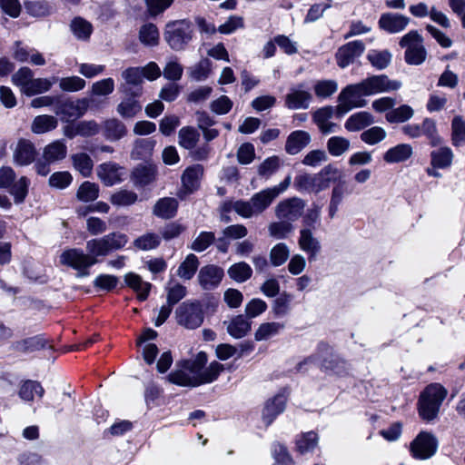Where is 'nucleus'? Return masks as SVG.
I'll list each match as a JSON object with an SVG mask.
<instances>
[{
  "label": "nucleus",
  "instance_id": "f257e3e1",
  "mask_svg": "<svg viewBox=\"0 0 465 465\" xmlns=\"http://www.w3.org/2000/svg\"><path fill=\"white\" fill-rule=\"evenodd\" d=\"M127 242L126 234L120 232H111L101 238L87 241V253L78 248L64 251L60 256V262L76 270L79 277H86L90 274L89 268L98 262L97 257L106 256L110 252L120 250Z\"/></svg>",
  "mask_w": 465,
  "mask_h": 465
},
{
  "label": "nucleus",
  "instance_id": "f03ea898",
  "mask_svg": "<svg viewBox=\"0 0 465 465\" xmlns=\"http://www.w3.org/2000/svg\"><path fill=\"white\" fill-rule=\"evenodd\" d=\"M401 85V82L391 80L386 74L372 75L360 83L349 84L339 94V104L334 107V114L341 118L353 108L364 107L367 104L364 96L397 91Z\"/></svg>",
  "mask_w": 465,
  "mask_h": 465
},
{
  "label": "nucleus",
  "instance_id": "7ed1b4c3",
  "mask_svg": "<svg viewBox=\"0 0 465 465\" xmlns=\"http://www.w3.org/2000/svg\"><path fill=\"white\" fill-rule=\"evenodd\" d=\"M207 361V354L200 351L195 359L184 361L183 371L172 372L169 375L170 381L177 385L192 387L214 381L223 371V365L218 361H213L205 367Z\"/></svg>",
  "mask_w": 465,
  "mask_h": 465
},
{
  "label": "nucleus",
  "instance_id": "20e7f679",
  "mask_svg": "<svg viewBox=\"0 0 465 465\" xmlns=\"http://www.w3.org/2000/svg\"><path fill=\"white\" fill-rule=\"evenodd\" d=\"M292 183L291 175L278 185L268 187L254 193L249 201L238 200L233 203L232 209L242 218H252L262 213L272 202L282 193H284Z\"/></svg>",
  "mask_w": 465,
  "mask_h": 465
},
{
  "label": "nucleus",
  "instance_id": "39448f33",
  "mask_svg": "<svg viewBox=\"0 0 465 465\" xmlns=\"http://www.w3.org/2000/svg\"><path fill=\"white\" fill-rule=\"evenodd\" d=\"M330 351L331 347L327 343H319L317 352L315 354L310 355L297 364V371H306V366L315 365L319 366L322 371L327 373H333L339 376L343 375L346 372V363L344 361L340 359L328 360L327 358H323V355L328 354Z\"/></svg>",
  "mask_w": 465,
  "mask_h": 465
},
{
  "label": "nucleus",
  "instance_id": "423d86ee",
  "mask_svg": "<svg viewBox=\"0 0 465 465\" xmlns=\"http://www.w3.org/2000/svg\"><path fill=\"white\" fill-rule=\"evenodd\" d=\"M193 31L191 23L187 20H177L168 23L164 31V40L174 51L186 48L193 39Z\"/></svg>",
  "mask_w": 465,
  "mask_h": 465
},
{
  "label": "nucleus",
  "instance_id": "0eeeda50",
  "mask_svg": "<svg viewBox=\"0 0 465 465\" xmlns=\"http://www.w3.org/2000/svg\"><path fill=\"white\" fill-rule=\"evenodd\" d=\"M90 102L88 98L72 100L71 98L61 99L58 96L54 112L61 117L63 122L69 123L82 117L87 112Z\"/></svg>",
  "mask_w": 465,
  "mask_h": 465
},
{
  "label": "nucleus",
  "instance_id": "6e6552de",
  "mask_svg": "<svg viewBox=\"0 0 465 465\" xmlns=\"http://www.w3.org/2000/svg\"><path fill=\"white\" fill-rule=\"evenodd\" d=\"M175 315L178 324L191 330L200 327L204 319L202 303L198 301L183 302Z\"/></svg>",
  "mask_w": 465,
  "mask_h": 465
},
{
  "label": "nucleus",
  "instance_id": "1a4fd4ad",
  "mask_svg": "<svg viewBox=\"0 0 465 465\" xmlns=\"http://www.w3.org/2000/svg\"><path fill=\"white\" fill-rule=\"evenodd\" d=\"M436 440L431 433L420 431L410 443V452L415 460H428L435 453Z\"/></svg>",
  "mask_w": 465,
  "mask_h": 465
},
{
  "label": "nucleus",
  "instance_id": "9d476101",
  "mask_svg": "<svg viewBox=\"0 0 465 465\" xmlns=\"http://www.w3.org/2000/svg\"><path fill=\"white\" fill-rule=\"evenodd\" d=\"M365 45L361 40L348 42L338 48L335 54L337 65L344 69L354 64L364 53Z\"/></svg>",
  "mask_w": 465,
  "mask_h": 465
},
{
  "label": "nucleus",
  "instance_id": "9b49d317",
  "mask_svg": "<svg viewBox=\"0 0 465 465\" xmlns=\"http://www.w3.org/2000/svg\"><path fill=\"white\" fill-rule=\"evenodd\" d=\"M304 207L305 202L299 197L284 199L276 205L275 216L292 223L302 216Z\"/></svg>",
  "mask_w": 465,
  "mask_h": 465
},
{
  "label": "nucleus",
  "instance_id": "f8f14e48",
  "mask_svg": "<svg viewBox=\"0 0 465 465\" xmlns=\"http://www.w3.org/2000/svg\"><path fill=\"white\" fill-rule=\"evenodd\" d=\"M293 185L301 193H318L330 185V178H322L319 173H301L294 178Z\"/></svg>",
  "mask_w": 465,
  "mask_h": 465
},
{
  "label": "nucleus",
  "instance_id": "ddd939ff",
  "mask_svg": "<svg viewBox=\"0 0 465 465\" xmlns=\"http://www.w3.org/2000/svg\"><path fill=\"white\" fill-rule=\"evenodd\" d=\"M312 95L304 84L292 86L285 96V106L291 110L309 108Z\"/></svg>",
  "mask_w": 465,
  "mask_h": 465
},
{
  "label": "nucleus",
  "instance_id": "4468645a",
  "mask_svg": "<svg viewBox=\"0 0 465 465\" xmlns=\"http://www.w3.org/2000/svg\"><path fill=\"white\" fill-rule=\"evenodd\" d=\"M122 77L124 84L121 85V91L128 95H142V84L143 82L141 67H129L123 71Z\"/></svg>",
  "mask_w": 465,
  "mask_h": 465
},
{
  "label": "nucleus",
  "instance_id": "2eb2a0df",
  "mask_svg": "<svg viewBox=\"0 0 465 465\" xmlns=\"http://www.w3.org/2000/svg\"><path fill=\"white\" fill-rule=\"evenodd\" d=\"M223 274V270L221 267L213 264L205 265L199 271V284L203 290H213L221 283Z\"/></svg>",
  "mask_w": 465,
  "mask_h": 465
},
{
  "label": "nucleus",
  "instance_id": "dca6fc26",
  "mask_svg": "<svg viewBox=\"0 0 465 465\" xmlns=\"http://www.w3.org/2000/svg\"><path fill=\"white\" fill-rule=\"evenodd\" d=\"M409 23V17L397 13L382 14L379 19V26L389 34H397L403 31Z\"/></svg>",
  "mask_w": 465,
  "mask_h": 465
},
{
  "label": "nucleus",
  "instance_id": "f3484780",
  "mask_svg": "<svg viewBox=\"0 0 465 465\" xmlns=\"http://www.w3.org/2000/svg\"><path fill=\"white\" fill-rule=\"evenodd\" d=\"M13 349L22 353H32L46 348L52 349L45 334L27 337L13 343Z\"/></svg>",
  "mask_w": 465,
  "mask_h": 465
},
{
  "label": "nucleus",
  "instance_id": "a211bd4d",
  "mask_svg": "<svg viewBox=\"0 0 465 465\" xmlns=\"http://www.w3.org/2000/svg\"><path fill=\"white\" fill-rule=\"evenodd\" d=\"M298 245L308 255L309 262L316 260L322 248L320 241L313 236L312 231L309 229L300 230Z\"/></svg>",
  "mask_w": 465,
  "mask_h": 465
},
{
  "label": "nucleus",
  "instance_id": "6ab92c4d",
  "mask_svg": "<svg viewBox=\"0 0 465 465\" xmlns=\"http://www.w3.org/2000/svg\"><path fill=\"white\" fill-rule=\"evenodd\" d=\"M124 174V168L114 163H104L98 167V176L106 186L121 183Z\"/></svg>",
  "mask_w": 465,
  "mask_h": 465
},
{
  "label": "nucleus",
  "instance_id": "aec40b11",
  "mask_svg": "<svg viewBox=\"0 0 465 465\" xmlns=\"http://www.w3.org/2000/svg\"><path fill=\"white\" fill-rule=\"evenodd\" d=\"M36 156V151L34 143L28 140L21 139L18 141L14 151V161L20 166H26L32 163Z\"/></svg>",
  "mask_w": 465,
  "mask_h": 465
},
{
  "label": "nucleus",
  "instance_id": "412c9836",
  "mask_svg": "<svg viewBox=\"0 0 465 465\" xmlns=\"http://www.w3.org/2000/svg\"><path fill=\"white\" fill-rule=\"evenodd\" d=\"M312 141L311 134L302 130L292 132L285 143V151L291 155L299 153Z\"/></svg>",
  "mask_w": 465,
  "mask_h": 465
},
{
  "label": "nucleus",
  "instance_id": "4be33fe9",
  "mask_svg": "<svg viewBox=\"0 0 465 465\" xmlns=\"http://www.w3.org/2000/svg\"><path fill=\"white\" fill-rule=\"evenodd\" d=\"M203 173V168L201 164H195L185 169L182 175V183L186 193H192L199 188Z\"/></svg>",
  "mask_w": 465,
  "mask_h": 465
},
{
  "label": "nucleus",
  "instance_id": "5701e85b",
  "mask_svg": "<svg viewBox=\"0 0 465 465\" xmlns=\"http://www.w3.org/2000/svg\"><path fill=\"white\" fill-rule=\"evenodd\" d=\"M178 205V201L175 198L163 197L155 203L153 213L161 219H172L177 213Z\"/></svg>",
  "mask_w": 465,
  "mask_h": 465
},
{
  "label": "nucleus",
  "instance_id": "b1692460",
  "mask_svg": "<svg viewBox=\"0 0 465 465\" xmlns=\"http://www.w3.org/2000/svg\"><path fill=\"white\" fill-rule=\"evenodd\" d=\"M124 282L137 293L140 301H145L148 298L152 284L143 281L140 275L134 272H128L124 275Z\"/></svg>",
  "mask_w": 465,
  "mask_h": 465
},
{
  "label": "nucleus",
  "instance_id": "393cba45",
  "mask_svg": "<svg viewBox=\"0 0 465 465\" xmlns=\"http://www.w3.org/2000/svg\"><path fill=\"white\" fill-rule=\"evenodd\" d=\"M155 179V169L151 165H138L132 173L131 180L136 187H144Z\"/></svg>",
  "mask_w": 465,
  "mask_h": 465
},
{
  "label": "nucleus",
  "instance_id": "a878e982",
  "mask_svg": "<svg viewBox=\"0 0 465 465\" xmlns=\"http://www.w3.org/2000/svg\"><path fill=\"white\" fill-rule=\"evenodd\" d=\"M141 95L125 94L117 105V113L124 118H133L142 110V104L137 100Z\"/></svg>",
  "mask_w": 465,
  "mask_h": 465
},
{
  "label": "nucleus",
  "instance_id": "bb28decb",
  "mask_svg": "<svg viewBox=\"0 0 465 465\" xmlns=\"http://www.w3.org/2000/svg\"><path fill=\"white\" fill-rule=\"evenodd\" d=\"M350 193L351 191L348 190L345 181H341L332 188L329 203V216L331 219L335 217L340 204L342 203L344 197Z\"/></svg>",
  "mask_w": 465,
  "mask_h": 465
},
{
  "label": "nucleus",
  "instance_id": "cd10ccee",
  "mask_svg": "<svg viewBox=\"0 0 465 465\" xmlns=\"http://www.w3.org/2000/svg\"><path fill=\"white\" fill-rule=\"evenodd\" d=\"M374 123L373 116L368 112L351 114L345 122L344 127L349 132H358Z\"/></svg>",
  "mask_w": 465,
  "mask_h": 465
},
{
  "label": "nucleus",
  "instance_id": "c85d7f7f",
  "mask_svg": "<svg viewBox=\"0 0 465 465\" xmlns=\"http://www.w3.org/2000/svg\"><path fill=\"white\" fill-rule=\"evenodd\" d=\"M412 147L408 143H401L390 148L383 155L388 163L404 162L412 155Z\"/></svg>",
  "mask_w": 465,
  "mask_h": 465
},
{
  "label": "nucleus",
  "instance_id": "c756f323",
  "mask_svg": "<svg viewBox=\"0 0 465 465\" xmlns=\"http://www.w3.org/2000/svg\"><path fill=\"white\" fill-rule=\"evenodd\" d=\"M285 328L283 322H270L260 324L254 333V339L258 341H267L280 334Z\"/></svg>",
  "mask_w": 465,
  "mask_h": 465
},
{
  "label": "nucleus",
  "instance_id": "7c9ffc66",
  "mask_svg": "<svg viewBox=\"0 0 465 465\" xmlns=\"http://www.w3.org/2000/svg\"><path fill=\"white\" fill-rule=\"evenodd\" d=\"M67 154V147L63 141L57 140L44 149L43 157L49 163H54L65 158Z\"/></svg>",
  "mask_w": 465,
  "mask_h": 465
},
{
  "label": "nucleus",
  "instance_id": "2f4dec72",
  "mask_svg": "<svg viewBox=\"0 0 465 465\" xmlns=\"http://www.w3.org/2000/svg\"><path fill=\"white\" fill-rule=\"evenodd\" d=\"M251 330V322L243 315H237L227 325L228 333L235 339L244 337Z\"/></svg>",
  "mask_w": 465,
  "mask_h": 465
},
{
  "label": "nucleus",
  "instance_id": "473e14b6",
  "mask_svg": "<svg viewBox=\"0 0 465 465\" xmlns=\"http://www.w3.org/2000/svg\"><path fill=\"white\" fill-rule=\"evenodd\" d=\"M366 57L375 69L383 70L391 63L392 54L389 50L371 49Z\"/></svg>",
  "mask_w": 465,
  "mask_h": 465
},
{
  "label": "nucleus",
  "instance_id": "72a5a7b5",
  "mask_svg": "<svg viewBox=\"0 0 465 465\" xmlns=\"http://www.w3.org/2000/svg\"><path fill=\"white\" fill-rule=\"evenodd\" d=\"M45 393V390L42 385L35 381L27 380L25 381L19 389V397L25 401H34L35 397L42 398Z\"/></svg>",
  "mask_w": 465,
  "mask_h": 465
},
{
  "label": "nucleus",
  "instance_id": "f704fd0d",
  "mask_svg": "<svg viewBox=\"0 0 465 465\" xmlns=\"http://www.w3.org/2000/svg\"><path fill=\"white\" fill-rule=\"evenodd\" d=\"M74 168L84 177H89L94 169V161L85 153H77L71 155Z\"/></svg>",
  "mask_w": 465,
  "mask_h": 465
},
{
  "label": "nucleus",
  "instance_id": "c9c22d12",
  "mask_svg": "<svg viewBox=\"0 0 465 465\" xmlns=\"http://www.w3.org/2000/svg\"><path fill=\"white\" fill-rule=\"evenodd\" d=\"M30 181L27 177L22 176L7 189L8 193L14 197L15 204H21L25 202L27 194Z\"/></svg>",
  "mask_w": 465,
  "mask_h": 465
},
{
  "label": "nucleus",
  "instance_id": "e433bc0d",
  "mask_svg": "<svg viewBox=\"0 0 465 465\" xmlns=\"http://www.w3.org/2000/svg\"><path fill=\"white\" fill-rule=\"evenodd\" d=\"M227 273L236 282L242 283L252 277V269L247 262H239L231 265Z\"/></svg>",
  "mask_w": 465,
  "mask_h": 465
},
{
  "label": "nucleus",
  "instance_id": "4c0bfd02",
  "mask_svg": "<svg viewBox=\"0 0 465 465\" xmlns=\"http://www.w3.org/2000/svg\"><path fill=\"white\" fill-rule=\"evenodd\" d=\"M57 125L58 121L54 116L43 114L34 119L31 129L33 133L40 134L55 129Z\"/></svg>",
  "mask_w": 465,
  "mask_h": 465
},
{
  "label": "nucleus",
  "instance_id": "58836bf2",
  "mask_svg": "<svg viewBox=\"0 0 465 465\" xmlns=\"http://www.w3.org/2000/svg\"><path fill=\"white\" fill-rule=\"evenodd\" d=\"M159 31L154 24L148 23L141 26L139 40L145 46H156L159 44Z\"/></svg>",
  "mask_w": 465,
  "mask_h": 465
},
{
  "label": "nucleus",
  "instance_id": "ea45409f",
  "mask_svg": "<svg viewBox=\"0 0 465 465\" xmlns=\"http://www.w3.org/2000/svg\"><path fill=\"white\" fill-rule=\"evenodd\" d=\"M413 115L414 110L408 104H402L387 112L385 118L391 124H401L409 121Z\"/></svg>",
  "mask_w": 465,
  "mask_h": 465
},
{
  "label": "nucleus",
  "instance_id": "a19ab883",
  "mask_svg": "<svg viewBox=\"0 0 465 465\" xmlns=\"http://www.w3.org/2000/svg\"><path fill=\"white\" fill-rule=\"evenodd\" d=\"M328 153L333 157H340L350 150L351 142L343 136H331L328 139Z\"/></svg>",
  "mask_w": 465,
  "mask_h": 465
},
{
  "label": "nucleus",
  "instance_id": "79ce46f5",
  "mask_svg": "<svg viewBox=\"0 0 465 465\" xmlns=\"http://www.w3.org/2000/svg\"><path fill=\"white\" fill-rule=\"evenodd\" d=\"M199 266V260L193 253L188 254L184 261L179 265L177 275L183 280H191Z\"/></svg>",
  "mask_w": 465,
  "mask_h": 465
},
{
  "label": "nucleus",
  "instance_id": "37998d69",
  "mask_svg": "<svg viewBox=\"0 0 465 465\" xmlns=\"http://www.w3.org/2000/svg\"><path fill=\"white\" fill-rule=\"evenodd\" d=\"M104 136L110 141H117L126 134L125 125L118 119L106 120L104 124Z\"/></svg>",
  "mask_w": 465,
  "mask_h": 465
},
{
  "label": "nucleus",
  "instance_id": "c03bdc74",
  "mask_svg": "<svg viewBox=\"0 0 465 465\" xmlns=\"http://www.w3.org/2000/svg\"><path fill=\"white\" fill-rule=\"evenodd\" d=\"M56 80H58L56 77H54L53 82L47 78H33L32 81L25 85V90L23 94L27 96H33L35 94L47 92L51 89L53 83Z\"/></svg>",
  "mask_w": 465,
  "mask_h": 465
},
{
  "label": "nucleus",
  "instance_id": "a18cd8bd",
  "mask_svg": "<svg viewBox=\"0 0 465 465\" xmlns=\"http://www.w3.org/2000/svg\"><path fill=\"white\" fill-rule=\"evenodd\" d=\"M161 243V236L155 232H146L136 238L133 244L141 251L156 249Z\"/></svg>",
  "mask_w": 465,
  "mask_h": 465
},
{
  "label": "nucleus",
  "instance_id": "49530a36",
  "mask_svg": "<svg viewBox=\"0 0 465 465\" xmlns=\"http://www.w3.org/2000/svg\"><path fill=\"white\" fill-rule=\"evenodd\" d=\"M70 26L74 35L83 41L88 40L93 32L92 25L82 17L73 19Z\"/></svg>",
  "mask_w": 465,
  "mask_h": 465
},
{
  "label": "nucleus",
  "instance_id": "de8ad7c7",
  "mask_svg": "<svg viewBox=\"0 0 465 465\" xmlns=\"http://www.w3.org/2000/svg\"><path fill=\"white\" fill-rule=\"evenodd\" d=\"M270 262L274 267L284 264L290 257V249L284 242L275 244L270 251Z\"/></svg>",
  "mask_w": 465,
  "mask_h": 465
},
{
  "label": "nucleus",
  "instance_id": "09e8293b",
  "mask_svg": "<svg viewBox=\"0 0 465 465\" xmlns=\"http://www.w3.org/2000/svg\"><path fill=\"white\" fill-rule=\"evenodd\" d=\"M292 301V294L283 292L275 298L272 302V310L275 316H286L291 311V302Z\"/></svg>",
  "mask_w": 465,
  "mask_h": 465
},
{
  "label": "nucleus",
  "instance_id": "8fccbe9b",
  "mask_svg": "<svg viewBox=\"0 0 465 465\" xmlns=\"http://www.w3.org/2000/svg\"><path fill=\"white\" fill-rule=\"evenodd\" d=\"M318 435L314 431H309L301 435L296 440V449L301 454L312 451L318 444Z\"/></svg>",
  "mask_w": 465,
  "mask_h": 465
},
{
  "label": "nucleus",
  "instance_id": "3c124183",
  "mask_svg": "<svg viewBox=\"0 0 465 465\" xmlns=\"http://www.w3.org/2000/svg\"><path fill=\"white\" fill-rule=\"evenodd\" d=\"M215 242V234L213 232H201L192 242L189 248L196 252H202L207 250Z\"/></svg>",
  "mask_w": 465,
  "mask_h": 465
},
{
  "label": "nucleus",
  "instance_id": "603ef678",
  "mask_svg": "<svg viewBox=\"0 0 465 465\" xmlns=\"http://www.w3.org/2000/svg\"><path fill=\"white\" fill-rule=\"evenodd\" d=\"M200 138V134L193 127H183L179 131V143L182 147L191 150L195 147Z\"/></svg>",
  "mask_w": 465,
  "mask_h": 465
},
{
  "label": "nucleus",
  "instance_id": "864d4df0",
  "mask_svg": "<svg viewBox=\"0 0 465 465\" xmlns=\"http://www.w3.org/2000/svg\"><path fill=\"white\" fill-rule=\"evenodd\" d=\"M272 456L274 459L273 465H292L293 460L285 445L274 442L272 445Z\"/></svg>",
  "mask_w": 465,
  "mask_h": 465
},
{
  "label": "nucleus",
  "instance_id": "5fc2aeb1",
  "mask_svg": "<svg viewBox=\"0 0 465 465\" xmlns=\"http://www.w3.org/2000/svg\"><path fill=\"white\" fill-rule=\"evenodd\" d=\"M269 234L278 240H282L293 231L292 223L280 220L279 222L272 223L268 227Z\"/></svg>",
  "mask_w": 465,
  "mask_h": 465
},
{
  "label": "nucleus",
  "instance_id": "6e6d98bb",
  "mask_svg": "<svg viewBox=\"0 0 465 465\" xmlns=\"http://www.w3.org/2000/svg\"><path fill=\"white\" fill-rule=\"evenodd\" d=\"M452 143L455 146L465 144V120L460 115L453 118L451 123Z\"/></svg>",
  "mask_w": 465,
  "mask_h": 465
},
{
  "label": "nucleus",
  "instance_id": "4d7b16f0",
  "mask_svg": "<svg viewBox=\"0 0 465 465\" xmlns=\"http://www.w3.org/2000/svg\"><path fill=\"white\" fill-rule=\"evenodd\" d=\"M387 136L386 131L380 126H373L361 134V140L367 144L374 145L383 141Z\"/></svg>",
  "mask_w": 465,
  "mask_h": 465
},
{
  "label": "nucleus",
  "instance_id": "13d9d810",
  "mask_svg": "<svg viewBox=\"0 0 465 465\" xmlns=\"http://www.w3.org/2000/svg\"><path fill=\"white\" fill-rule=\"evenodd\" d=\"M281 160L278 156L273 155L266 158L258 167V174L261 177L269 179L274 174L280 167Z\"/></svg>",
  "mask_w": 465,
  "mask_h": 465
},
{
  "label": "nucleus",
  "instance_id": "bf43d9fd",
  "mask_svg": "<svg viewBox=\"0 0 465 465\" xmlns=\"http://www.w3.org/2000/svg\"><path fill=\"white\" fill-rule=\"evenodd\" d=\"M98 194V185L90 182L83 183L77 191V198L85 203L94 201Z\"/></svg>",
  "mask_w": 465,
  "mask_h": 465
},
{
  "label": "nucleus",
  "instance_id": "052dcab7",
  "mask_svg": "<svg viewBox=\"0 0 465 465\" xmlns=\"http://www.w3.org/2000/svg\"><path fill=\"white\" fill-rule=\"evenodd\" d=\"M211 67L212 62L208 58H203L190 69V76L195 81H203L208 77Z\"/></svg>",
  "mask_w": 465,
  "mask_h": 465
},
{
  "label": "nucleus",
  "instance_id": "680f3d73",
  "mask_svg": "<svg viewBox=\"0 0 465 465\" xmlns=\"http://www.w3.org/2000/svg\"><path fill=\"white\" fill-rule=\"evenodd\" d=\"M26 12L35 17L45 16L49 15L50 6L45 0L28 1L25 3Z\"/></svg>",
  "mask_w": 465,
  "mask_h": 465
},
{
  "label": "nucleus",
  "instance_id": "e2e57ef3",
  "mask_svg": "<svg viewBox=\"0 0 465 465\" xmlns=\"http://www.w3.org/2000/svg\"><path fill=\"white\" fill-rule=\"evenodd\" d=\"M338 89V84L334 80L318 81L314 85V92L319 98H328Z\"/></svg>",
  "mask_w": 465,
  "mask_h": 465
},
{
  "label": "nucleus",
  "instance_id": "0e129e2a",
  "mask_svg": "<svg viewBox=\"0 0 465 465\" xmlns=\"http://www.w3.org/2000/svg\"><path fill=\"white\" fill-rule=\"evenodd\" d=\"M86 82L79 76H69L59 79V87L64 92H78L85 87Z\"/></svg>",
  "mask_w": 465,
  "mask_h": 465
},
{
  "label": "nucleus",
  "instance_id": "69168bd1",
  "mask_svg": "<svg viewBox=\"0 0 465 465\" xmlns=\"http://www.w3.org/2000/svg\"><path fill=\"white\" fill-rule=\"evenodd\" d=\"M185 230L186 227L178 222L168 223L160 230L161 239L171 241L179 237Z\"/></svg>",
  "mask_w": 465,
  "mask_h": 465
},
{
  "label": "nucleus",
  "instance_id": "338daca9",
  "mask_svg": "<svg viewBox=\"0 0 465 465\" xmlns=\"http://www.w3.org/2000/svg\"><path fill=\"white\" fill-rule=\"evenodd\" d=\"M137 194L128 190H121L114 193L111 197V203L116 206H129L137 201Z\"/></svg>",
  "mask_w": 465,
  "mask_h": 465
},
{
  "label": "nucleus",
  "instance_id": "774afa93",
  "mask_svg": "<svg viewBox=\"0 0 465 465\" xmlns=\"http://www.w3.org/2000/svg\"><path fill=\"white\" fill-rule=\"evenodd\" d=\"M321 207L313 204L312 208L308 209L302 219V229H309L311 231L316 230L320 223Z\"/></svg>",
  "mask_w": 465,
  "mask_h": 465
}]
</instances>
